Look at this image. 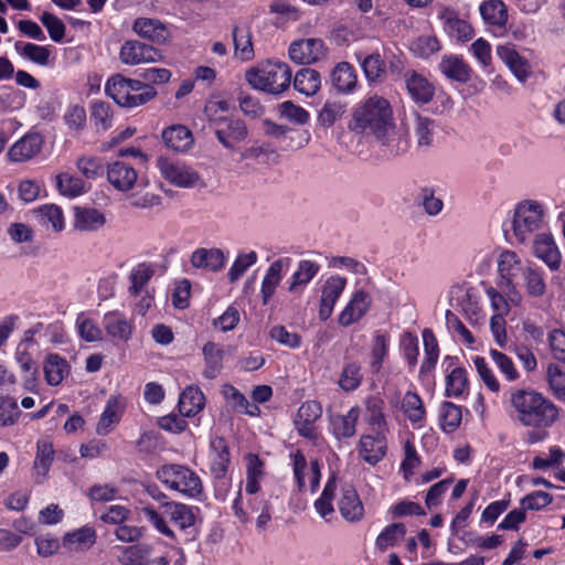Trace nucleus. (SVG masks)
I'll use <instances>...</instances> for the list:
<instances>
[{
	"label": "nucleus",
	"instance_id": "45",
	"mask_svg": "<svg viewBox=\"0 0 565 565\" xmlns=\"http://www.w3.org/2000/svg\"><path fill=\"white\" fill-rule=\"evenodd\" d=\"M522 277L525 289L531 297L539 298L545 295L546 284L542 274L537 269L530 265L525 266L522 269Z\"/></svg>",
	"mask_w": 565,
	"mask_h": 565
},
{
	"label": "nucleus",
	"instance_id": "51",
	"mask_svg": "<svg viewBox=\"0 0 565 565\" xmlns=\"http://www.w3.org/2000/svg\"><path fill=\"white\" fill-rule=\"evenodd\" d=\"M402 409L413 423H422L425 417L424 404L417 393L407 392L402 401Z\"/></svg>",
	"mask_w": 565,
	"mask_h": 565
},
{
	"label": "nucleus",
	"instance_id": "8",
	"mask_svg": "<svg viewBox=\"0 0 565 565\" xmlns=\"http://www.w3.org/2000/svg\"><path fill=\"white\" fill-rule=\"evenodd\" d=\"M326 46L321 39H301L294 41L288 50L292 62L300 65L316 63L324 57Z\"/></svg>",
	"mask_w": 565,
	"mask_h": 565
},
{
	"label": "nucleus",
	"instance_id": "42",
	"mask_svg": "<svg viewBox=\"0 0 565 565\" xmlns=\"http://www.w3.org/2000/svg\"><path fill=\"white\" fill-rule=\"evenodd\" d=\"M54 460L53 445L49 440H39L34 459V471L38 477L44 478Z\"/></svg>",
	"mask_w": 565,
	"mask_h": 565
},
{
	"label": "nucleus",
	"instance_id": "58",
	"mask_svg": "<svg viewBox=\"0 0 565 565\" xmlns=\"http://www.w3.org/2000/svg\"><path fill=\"white\" fill-rule=\"evenodd\" d=\"M118 404L119 402L116 396H110L108 398L106 407L103 414L100 415L99 422L97 424V433L99 435L107 434L110 427L119 422L120 415L117 411Z\"/></svg>",
	"mask_w": 565,
	"mask_h": 565
},
{
	"label": "nucleus",
	"instance_id": "47",
	"mask_svg": "<svg viewBox=\"0 0 565 565\" xmlns=\"http://www.w3.org/2000/svg\"><path fill=\"white\" fill-rule=\"evenodd\" d=\"M320 270V266L312 260L303 259L298 264V269L292 275L289 291H296L299 286H306Z\"/></svg>",
	"mask_w": 565,
	"mask_h": 565
},
{
	"label": "nucleus",
	"instance_id": "14",
	"mask_svg": "<svg viewBox=\"0 0 565 565\" xmlns=\"http://www.w3.org/2000/svg\"><path fill=\"white\" fill-rule=\"evenodd\" d=\"M42 146L43 138L40 134H26L11 146L8 157L13 162H23L39 153Z\"/></svg>",
	"mask_w": 565,
	"mask_h": 565
},
{
	"label": "nucleus",
	"instance_id": "63",
	"mask_svg": "<svg viewBox=\"0 0 565 565\" xmlns=\"http://www.w3.org/2000/svg\"><path fill=\"white\" fill-rule=\"evenodd\" d=\"M92 120L97 130H107L111 125V111L109 104L95 102L92 106Z\"/></svg>",
	"mask_w": 565,
	"mask_h": 565
},
{
	"label": "nucleus",
	"instance_id": "6",
	"mask_svg": "<svg viewBox=\"0 0 565 565\" xmlns=\"http://www.w3.org/2000/svg\"><path fill=\"white\" fill-rule=\"evenodd\" d=\"M157 477L169 488L192 498L200 495L203 490L199 476L185 466L164 465L157 471Z\"/></svg>",
	"mask_w": 565,
	"mask_h": 565
},
{
	"label": "nucleus",
	"instance_id": "46",
	"mask_svg": "<svg viewBox=\"0 0 565 565\" xmlns=\"http://www.w3.org/2000/svg\"><path fill=\"white\" fill-rule=\"evenodd\" d=\"M361 366L355 362H345L340 374L338 384L345 392L356 390L362 382Z\"/></svg>",
	"mask_w": 565,
	"mask_h": 565
},
{
	"label": "nucleus",
	"instance_id": "4",
	"mask_svg": "<svg viewBox=\"0 0 565 565\" xmlns=\"http://www.w3.org/2000/svg\"><path fill=\"white\" fill-rule=\"evenodd\" d=\"M245 78L256 89L278 95L288 89L291 68L285 62L267 61L246 72Z\"/></svg>",
	"mask_w": 565,
	"mask_h": 565
},
{
	"label": "nucleus",
	"instance_id": "20",
	"mask_svg": "<svg viewBox=\"0 0 565 565\" xmlns=\"http://www.w3.org/2000/svg\"><path fill=\"white\" fill-rule=\"evenodd\" d=\"M405 84L412 98L419 104L429 103L435 94V87L426 77L416 73H405Z\"/></svg>",
	"mask_w": 565,
	"mask_h": 565
},
{
	"label": "nucleus",
	"instance_id": "30",
	"mask_svg": "<svg viewBox=\"0 0 565 565\" xmlns=\"http://www.w3.org/2000/svg\"><path fill=\"white\" fill-rule=\"evenodd\" d=\"M205 404V397L199 387L188 386L179 397V411L182 416L191 417L196 415Z\"/></svg>",
	"mask_w": 565,
	"mask_h": 565
},
{
	"label": "nucleus",
	"instance_id": "27",
	"mask_svg": "<svg viewBox=\"0 0 565 565\" xmlns=\"http://www.w3.org/2000/svg\"><path fill=\"white\" fill-rule=\"evenodd\" d=\"M339 511L347 521L355 522L362 519L364 512L363 504L354 489L345 488L342 490Z\"/></svg>",
	"mask_w": 565,
	"mask_h": 565
},
{
	"label": "nucleus",
	"instance_id": "2",
	"mask_svg": "<svg viewBox=\"0 0 565 565\" xmlns=\"http://www.w3.org/2000/svg\"><path fill=\"white\" fill-rule=\"evenodd\" d=\"M502 404L507 413L525 427L545 429L558 419L557 406L530 387H511L504 392Z\"/></svg>",
	"mask_w": 565,
	"mask_h": 565
},
{
	"label": "nucleus",
	"instance_id": "13",
	"mask_svg": "<svg viewBox=\"0 0 565 565\" xmlns=\"http://www.w3.org/2000/svg\"><path fill=\"white\" fill-rule=\"evenodd\" d=\"M360 439V456L370 465H376L386 455V433L373 431Z\"/></svg>",
	"mask_w": 565,
	"mask_h": 565
},
{
	"label": "nucleus",
	"instance_id": "17",
	"mask_svg": "<svg viewBox=\"0 0 565 565\" xmlns=\"http://www.w3.org/2000/svg\"><path fill=\"white\" fill-rule=\"evenodd\" d=\"M533 253L537 258L542 259L551 270H558L562 256L551 235H536L533 242Z\"/></svg>",
	"mask_w": 565,
	"mask_h": 565
},
{
	"label": "nucleus",
	"instance_id": "55",
	"mask_svg": "<svg viewBox=\"0 0 565 565\" xmlns=\"http://www.w3.org/2000/svg\"><path fill=\"white\" fill-rule=\"evenodd\" d=\"M441 49L439 40L435 35H422L411 44V51L415 56L428 58Z\"/></svg>",
	"mask_w": 565,
	"mask_h": 565
},
{
	"label": "nucleus",
	"instance_id": "59",
	"mask_svg": "<svg viewBox=\"0 0 565 565\" xmlns=\"http://www.w3.org/2000/svg\"><path fill=\"white\" fill-rule=\"evenodd\" d=\"M152 276L153 270L149 265L139 264L130 274L131 286L129 287V292L135 297L139 296Z\"/></svg>",
	"mask_w": 565,
	"mask_h": 565
},
{
	"label": "nucleus",
	"instance_id": "26",
	"mask_svg": "<svg viewBox=\"0 0 565 565\" xmlns=\"http://www.w3.org/2000/svg\"><path fill=\"white\" fill-rule=\"evenodd\" d=\"M202 353L205 362L203 374L206 379L213 380L223 369L224 350L220 344L209 341L203 345Z\"/></svg>",
	"mask_w": 565,
	"mask_h": 565
},
{
	"label": "nucleus",
	"instance_id": "35",
	"mask_svg": "<svg viewBox=\"0 0 565 565\" xmlns=\"http://www.w3.org/2000/svg\"><path fill=\"white\" fill-rule=\"evenodd\" d=\"M384 401L379 396H369L365 401L366 422L373 431L387 433V422L384 415Z\"/></svg>",
	"mask_w": 565,
	"mask_h": 565
},
{
	"label": "nucleus",
	"instance_id": "33",
	"mask_svg": "<svg viewBox=\"0 0 565 565\" xmlns=\"http://www.w3.org/2000/svg\"><path fill=\"white\" fill-rule=\"evenodd\" d=\"M74 226L79 231L93 232L106 223L105 215L96 209H75Z\"/></svg>",
	"mask_w": 565,
	"mask_h": 565
},
{
	"label": "nucleus",
	"instance_id": "61",
	"mask_svg": "<svg viewBox=\"0 0 565 565\" xmlns=\"http://www.w3.org/2000/svg\"><path fill=\"white\" fill-rule=\"evenodd\" d=\"M256 262L257 254L253 250L247 254L238 255L227 273L230 282L237 281Z\"/></svg>",
	"mask_w": 565,
	"mask_h": 565
},
{
	"label": "nucleus",
	"instance_id": "24",
	"mask_svg": "<svg viewBox=\"0 0 565 565\" xmlns=\"http://www.w3.org/2000/svg\"><path fill=\"white\" fill-rule=\"evenodd\" d=\"M439 71L449 79L467 83L470 79V66L457 55H444L439 63Z\"/></svg>",
	"mask_w": 565,
	"mask_h": 565
},
{
	"label": "nucleus",
	"instance_id": "22",
	"mask_svg": "<svg viewBox=\"0 0 565 565\" xmlns=\"http://www.w3.org/2000/svg\"><path fill=\"white\" fill-rule=\"evenodd\" d=\"M132 29L141 38L157 44H163L169 39L168 29L157 19L139 18L135 21Z\"/></svg>",
	"mask_w": 565,
	"mask_h": 565
},
{
	"label": "nucleus",
	"instance_id": "16",
	"mask_svg": "<svg viewBox=\"0 0 565 565\" xmlns=\"http://www.w3.org/2000/svg\"><path fill=\"white\" fill-rule=\"evenodd\" d=\"M107 180L116 190L127 192L137 183L138 174L131 166L116 161L108 166Z\"/></svg>",
	"mask_w": 565,
	"mask_h": 565
},
{
	"label": "nucleus",
	"instance_id": "36",
	"mask_svg": "<svg viewBox=\"0 0 565 565\" xmlns=\"http://www.w3.org/2000/svg\"><path fill=\"white\" fill-rule=\"evenodd\" d=\"M321 87V76L313 68L299 70L294 78V88L306 96H312Z\"/></svg>",
	"mask_w": 565,
	"mask_h": 565
},
{
	"label": "nucleus",
	"instance_id": "41",
	"mask_svg": "<svg viewBox=\"0 0 565 565\" xmlns=\"http://www.w3.org/2000/svg\"><path fill=\"white\" fill-rule=\"evenodd\" d=\"M104 326L107 333L113 338L127 341L131 337L132 326L130 321L116 313L106 315Z\"/></svg>",
	"mask_w": 565,
	"mask_h": 565
},
{
	"label": "nucleus",
	"instance_id": "32",
	"mask_svg": "<svg viewBox=\"0 0 565 565\" xmlns=\"http://www.w3.org/2000/svg\"><path fill=\"white\" fill-rule=\"evenodd\" d=\"M359 414V408L352 407L345 415L338 414L331 417L332 430L337 439L350 438L355 435Z\"/></svg>",
	"mask_w": 565,
	"mask_h": 565
},
{
	"label": "nucleus",
	"instance_id": "60",
	"mask_svg": "<svg viewBox=\"0 0 565 565\" xmlns=\"http://www.w3.org/2000/svg\"><path fill=\"white\" fill-rule=\"evenodd\" d=\"M20 414L15 398L0 395V426L15 424Z\"/></svg>",
	"mask_w": 565,
	"mask_h": 565
},
{
	"label": "nucleus",
	"instance_id": "21",
	"mask_svg": "<svg viewBox=\"0 0 565 565\" xmlns=\"http://www.w3.org/2000/svg\"><path fill=\"white\" fill-rule=\"evenodd\" d=\"M226 257L218 248H198L191 255V264L195 268H203L213 273L224 268Z\"/></svg>",
	"mask_w": 565,
	"mask_h": 565
},
{
	"label": "nucleus",
	"instance_id": "18",
	"mask_svg": "<svg viewBox=\"0 0 565 565\" xmlns=\"http://www.w3.org/2000/svg\"><path fill=\"white\" fill-rule=\"evenodd\" d=\"M371 306V296L364 290L356 291L339 316V323L348 327L360 320Z\"/></svg>",
	"mask_w": 565,
	"mask_h": 565
},
{
	"label": "nucleus",
	"instance_id": "29",
	"mask_svg": "<svg viewBox=\"0 0 565 565\" xmlns=\"http://www.w3.org/2000/svg\"><path fill=\"white\" fill-rule=\"evenodd\" d=\"M331 84L339 93H350L356 86V75L348 62L338 63L331 72Z\"/></svg>",
	"mask_w": 565,
	"mask_h": 565
},
{
	"label": "nucleus",
	"instance_id": "39",
	"mask_svg": "<svg viewBox=\"0 0 565 565\" xmlns=\"http://www.w3.org/2000/svg\"><path fill=\"white\" fill-rule=\"evenodd\" d=\"M522 263L513 250H503L498 259V270L508 286H512V278L521 270Z\"/></svg>",
	"mask_w": 565,
	"mask_h": 565
},
{
	"label": "nucleus",
	"instance_id": "5",
	"mask_svg": "<svg viewBox=\"0 0 565 565\" xmlns=\"http://www.w3.org/2000/svg\"><path fill=\"white\" fill-rule=\"evenodd\" d=\"M545 211L535 200H523L514 209L513 234L520 243L527 242L544 221Z\"/></svg>",
	"mask_w": 565,
	"mask_h": 565
},
{
	"label": "nucleus",
	"instance_id": "49",
	"mask_svg": "<svg viewBox=\"0 0 565 565\" xmlns=\"http://www.w3.org/2000/svg\"><path fill=\"white\" fill-rule=\"evenodd\" d=\"M423 340L426 356L420 365V373L424 374L430 372L435 367L438 360L439 350L437 340L431 330L425 329L423 331Z\"/></svg>",
	"mask_w": 565,
	"mask_h": 565
},
{
	"label": "nucleus",
	"instance_id": "53",
	"mask_svg": "<svg viewBox=\"0 0 565 565\" xmlns=\"http://www.w3.org/2000/svg\"><path fill=\"white\" fill-rule=\"evenodd\" d=\"M121 555L118 561L122 565H146V558L149 556L151 548L146 544H135L127 547H120Z\"/></svg>",
	"mask_w": 565,
	"mask_h": 565
},
{
	"label": "nucleus",
	"instance_id": "50",
	"mask_svg": "<svg viewBox=\"0 0 565 565\" xmlns=\"http://www.w3.org/2000/svg\"><path fill=\"white\" fill-rule=\"evenodd\" d=\"M365 77L373 83L382 82L386 74L385 63L379 53L365 56L361 62Z\"/></svg>",
	"mask_w": 565,
	"mask_h": 565
},
{
	"label": "nucleus",
	"instance_id": "25",
	"mask_svg": "<svg viewBox=\"0 0 565 565\" xmlns=\"http://www.w3.org/2000/svg\"><path fill=\"white\" fill-rule=\"evenodd\" d=\"M96 542V531L90 526H83L68 532L63 537V545L71 552L89 550Z\"/></svg>",
	"mask_w": 565,
	"mask_h": 565
},
{
	"label": "nucleus",
	"instance_id": "3",
	"mask_svg": "<svg viewBox=\"0 0 565 565\" xmlns=\"http://www.w3.org/2000/svg\"><path fill=\"white\" fill-rule=\"evenodd\" d=\"M105 92L121 107H138L147 104L157 95V90L139 79L113 75L105 85Z\"/></svg>",
	"mask_w": 565,
	"mask_h": 565
},
{
	"label": "nucleus",
	"instance_id": "62",
	"mask_svg": "<svg viewBox=\"0 0 565 565\" xmlns=\"http://www.w3.org/2000/svg\"><path fill=\"white\" fill-rule=\"evenodd\" d=\"M466 371L462 367L454 369L446 377L447 396H459L467 386Z\"/></svg>",
	"mask_w": 565,
	"mask_h": 565
},
{
	"label": "nucleus",
	"instance_id": "38",
	"mask_svg": "<svg viewBox=\"0 0 565 565\" xmlns=\"http://www.w3.org/2000/svg\"><path fill=\"white\" fill-rule=\"evenodd\" d=\"M431 186H422L415 198V202L428 216H437L444 209V201L435 195Z\"/></svg>",
	"mask_w": 565,
	"mask_h": 565
},
{
	"label": "nucleus",
	"instance_id": "57",
	"mask_svg": "<svg viewBox=\"0 0 565 565\" xmlns=\"http://www.w3.org/2000/svg\"><path fill=\"white\" fill-rule=\"evenodd\" d=\"M462 418L461 408L451 402H444L440 406L441 428L445 431L456 430Z\"/></svg>",
	"mask_w": 565,
	"mask_h": 565
},
{
	"label": "nucleus",
	"instance_id": "9",
	"mask_svg": "<svg viewBox=\"0 0 565 565\" xmlns=\"http://www.w3.org/2000/svg\"><path fill=\"white\" fill-rule=\"evenodd\" d=\"M215 137L226 149H233V142H241L247 137V127L241 119L225 117L213 118Z\"/></svg>",
	"mask_w": 565,
	"mask_h": 565
},
{
	"label": "nucleus",
	"instance_id": "12",
	"mask_svg": "<svg viewBox=\"0 0 565 565\" xmlns=\"http://www.w3.org/2000/svg\"><path fill=\"white\" fill-rule=\"evenodd\" d=\"M347 286V279L330 276L323 284L320 298L319 318L327 320L331 317L333 307Z\"/></svg>",
	"mask_w": 565,
	"mask_h": 565
},
{
	"label": "nucleus",
	"instance_id": "1",
	"mask_svg": "<svg viewBox=\"0 0 565 565\" xmlns=\"http://www.w3.org/2000/svg\"><path fill=\"white\" fill-rule=\"evenodd\" d=\"M349 129L355 134L370 132L391 156L404 153L408 139L393 121L392 107L387 99L373 95L366 98L352 113Z\"/></svg>",
	"mask_w": 565,
	"mask_h": 565
},
{
	"label": "nucleus",
	"instance_id": "31",
	"mask_svg": "<svg viewBox=\"0 0 565 565\" xmlns=\"http://www.w3.org/2000/svg\"><path fill=\"white\" fill-rule=\"evenodd\" d=\"M211 448L215 452L211 465V473L215 479H223L230 463V450L223 437L211 440Z\"/></svg>",
	"mask_w": 565,
	"mask_h": 565
},
{
	"label": "nucleus",
	"instance_id": "11",
	"mask_svg": "<svg viewBox=\"0 0 565 565\" xmlns=\"http://www.w3.org/2000/svg\"><path fill=\"white\" fill-rule=\"evenodd\" d=\"M322 407L317 401H307L298 409L295 427L300 436L308 439L317 437L315 423L321 417Z\"/></svg>",
	"mask_w": 565,
	"mask_h": 565
},
{
	"label": "nucleus",
	"instance_id": "54",
	"mask_svg": "<svg viewBox=\"0 0 565 565\" xmlns=\"http://www.w3.org/2000/svg\"><path fill=\"white\" fill-rule=\"evenodd\" d=\"M56 185L61 194L75 198L86 191L85 182L68 173H60L56 177Z\"/></svg>",
	"mask_w": 565,
	"mask_h": 565
},
{
	"label": "nucleus",
	"instance_id": "48",
	"mask_svg": "<svg viewBox=\"0 0 565 565\" xmlns=\"http://www.w3.org/2000/svg\"><path fill=\"white\" fill-rule=\"evenodd\" d=\"M388 352V342L385 334L375 332L371 349L370 367L373 373H379Z\"/></svg>",
	"mask_w": 565,
	"mask_h": 565
},
{
	"label": "nucleus",
	"instance_id": "56",
	"mask_svg": "<svg viewBox=\"0 0 565 565\" xmlns=\"http://www.w3.org/2000/svg\"><path fill=\"white\" fill-rule=\"evenodd\" d=\"M406 534L403 523H393L386 526L376 537L375 545L380 551H385L402 540Z\"/></svg>",
	"mask_w": 565,
	"mask_h": 565
},
{
	"label": "nucleus",
	"instance_id": "15",
	"mask_svg": "<svg viewBox=\"0 0 565 565\" xmlns=\"http://www.w3.org/2000/svg\"><path fill=\"white\" fill-rule=\"evenodd\" d=\"M438 18L443 21L444 30L448 35L455 36L461 42L472 39L475 33L472 26L467 21L461 20L456 11L443 8L438 13Z\"/></svg>",
	"mask_w": 565,
	"mask_h": 565
},
{
	"label": "nucleus",
	"instance_id": "64",
	"mask_svg": "<svg viewBox=\"0 0 565 565\" xmlns=\"http://www.w3.org/2000/svg\"><path fill=\"white\" fill-rule=\"evenodd\" d=\"M40 21L45 26L50 38L54 42H61L64 39L66 28L60 18L50 12H44L40 17Z\"/></svg>",
	"mask_w": 565,
	"mask_h": 565
},
{
	"label": "nucleus",
	"instance_id": "37",
	"mask_svg": "<svg viewBox=\"0 0 565 565\" xmlns=\"http://www.w3.org/2000/svg\"><path fill=\"white\" fill-rule=\"evenodd\" d=\"M235 55L242 61H249L254 57V49L249 28L236 25L232 30Z\"/></svg>",
	"mask_w": 565,
	"mask_h": 565
},
{
	"label": "nucleus",
	"instance_id": "19",
	"mask_svg": "<svg viewBox=\"0 0 565 565\" xmlns=\"http://www.w3.org/2000/svg\"><path fill=\"white\" fill-rule=\"evenodd\" d=\"M497 55L520 82H524L529 77L531 67L527 61L523 58L512 45L498 46Z\"/></svg>",
	"mask_w": 565,
	"mask_h": 565
},
{
	"label": "nucleus",
	"instance_id": "44",
	"mask_svg": "<svg viewBox=\"0 0 565 565\" xmlns=\"http://www.w3.org/2000/svg\"><path fill=\"white\" fill-rule=\"evenodd\" d=\"M163 513L182 530L192 526L195 522L191 508L183 503H167Z\"/></svg>",
	"mask_w": 565,
	"mask_h": 565
},
{
	"label": "nucleus",
	"instance_id": "28",
	"mask_svg": "<svg viewBox=\"0 0 565 565\" xmlns=\"http://www.w3.org/2000/svg\"><path fill=\"white\" fill-rule=\"evenodd\" d=\"M479 12L488 24L503 28L508 23V9L502 0L483 1L479 7Z\"/></svg>",
	"mask_w": 565,
	"mask_h": 565
},
{
	"label": "nucleus",
	"instance_id": "23",
	"mask_svg": "<svg viewBox=\"0 0 565 565\" xmlns=\"http://www.w3.org/2000/svg\"><path fill=\"white\" fill-rule=\"evenodd\" d=\"M162 139L169 149L177 152L188 151L194 141L191 130L183 125H173L164 129Z\"/></svg>",
	"mask_w": 565,
	"mask_h": 565
},
{
	"label": "nucleus",
	"instance_id": "7",
	"mask_svg": "<svg viewBox=\"0 0 565 565\" xmlns=\"http://www.w3.org/2000/svg\"><path fill=\"white\" fill-rule=\"evenodd\" d=\"M156 167L161 178L177 188H193L200 181V174L178 159L159 156Z\"/></svg>",
	"mask_w": 565,
	"mask_h": 565
},
{
	"label": "nucleus",
	"instance_id": "10",
	"mask_svg": "<svg viewBox=\"0 0 565 565\" xmlns=\"http://www.w3.org/2000/svg\"><path fill=\"white\" fill-rule=\"evenodd\" d=\"M119 57L126 65H138L156 62L161 57V54L159 50L149 44L139 41H126L120 47Z\"/></svg>",
	"mask_w": 565,
	"mask_h": 565
},
{
	"label": "nucleus",
	"instance_id": "34",
	"mask_svg": "<svg viewBox=\"0 0 565 565\" xmlns=\"http://www.w3.org/2000/svg\"><path fill=\"white\" fill-rule=\"evenodd\" d=\"M435 129L434 119L419 114L414 115L413 130L418 148H428L433 145Z\"/></svg>",
	"mask_w": 565,
	"mask_h": 565
},
{
	"label": "nucleus",
	"instance_id": "40",
	"mask_svg": "<svg viewBox=\"0 0 565 565\" xmlns=\"http://www.w3.org/2000/svg\"><path fill=\"white\" fill-rule=\"evenodd\" d=\"M68 373V364L57 354H50L44 364V375L50 385H58Z\"/></svg>",
	"mask_w": 565,
	"mask_h": 565
},
{
	"label": "nucleus",
	"instance_id": "52",
	"mask_svg": "<svg viewBox=\"0 0 565 565\" xmlns=\"http://www.w3.org/2000/svg\"><path fill=\"white\" fill-rule=\"evenodd\" d=\"M33 212L36 214L40 222L51 224L54 231L60 232L64 228V217L60 206L55 204H44Z\"/></svg>",
	"mask_w": 565,
	"mask_h": 565
},
{
	"label": "nucleus",
	"instance_id": "43",
	"mask_svg": "<svg viewBox=\"0 0 565 565\" xmlns=\"http://www.w3.org/2000/svg\"><path fill=\"white\" fill-rule=\"evenodd\" d=\"M282 267V259H277L270 264L262 284V296L264 303H267L270 297L275 294L276 287L281 280Z\"/></svg>",
	"mask_w": 565,
	"mask_h": 565
}]
</instances>
